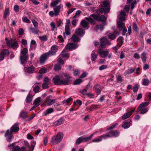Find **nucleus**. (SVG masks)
Wrapping results in <instances>:
<instances>
[{
    "label": "nucleus",
    "mask_w": 151,
    "mask_h": 151,
    "mask_svg": "<svg viewBox=\"0 0 151 151\" xmlns=\"http://www.w3.org/2000/svg\"><path fill=\"white\" fill-rule=\"evenodd\" d=\"M65 120L63 117H61L53 123V126H57L62 124L64 122Z\"/></svg>",
    "instance_id": "obj_21"
},
{
    "label": "nucleus",
    "mask_w": 151,
    "mask_h": 151,
    "mask_svg": "<svg viewBox=\"0 0 151 151\" xmlns=\"http://www.w3.org/2000/svg\"><path fill=\"white\" fill-rule=\"evenodd\" d=\"M110 9V6L109 5L108 2L107 1H103L102 4L100 9L96 10L95 11L98 13L100 12H101L102 13V12L106 13H108L109 12Z\"/></svg>",
    "instance_id": "obj_5"
},
{
    "label": "nucleus",
    "mask_w": 151,
    "mask_h": 151,
    "mask_svg": "<svg viewBox=\"0 0 151 151\" xmlns=\"http://www.w3.org/2000/svg\"><path fill=\"white\" fill-rule=\"evenodd\" d=\"M98 55L95 53V52L93 51L91 53V60L92 61H94L97 58Z\"/></svg>",
    "instance_id": "obj_33"
},
{
    "label": "nucleus",
    "mask_w": 151,
    "mask_h": 151,
    "mask_svg": "<svg viewBox=\"0 0 151 151\" xmlns=\"http://www.w3.org/2000/svg\"><path fill=\"white\" fill-rule=\"evenodd\" d=\"M61 68V66L60 65H56L54 66V69L55 70H60Z\"/></svg>",
    "instance_id": "obj_58"
},
{
    "label": "nucleus",
    "mask_w": 151,
    "mask_h": 151,
    "mask_svg": "<svg viewBox=\"0 0 151 151\" xmlns=\"http://www.w3.org/2000/svg\"><path fill=\"white\" fill-rule=\"evenodd\" d=\"M75 33L78 36L83 37L85 33V31L83 29L78 28L76 29Z\"/></svg>",
    "instance_id": "obj_18"
},
{
    "label": "nucleus",
    "mask_w": 151,
    "mask_h": 151,
    "mask_svg": "<svg viewBox=\"0 0 151 151\" xmlns=\"http://www.w3.org/2000/svg\"><path fill=\"white\" fill-rule=\"evenodd\" d=\"M57 62L59 65H63L64 63V61L61 58H59L57 60Z\"/></svg>",
    "instance_id": "obj_49"
},
{
    "label": "nucleus",
    "mask_w": 151,
    "mask_h": 151,
    "mask_svg": "<svg viewBox=\"0 0 151 151\" xmlns=\"http://www.w3.org/2000/svg\"><path fill=\"white\" fill-rule=\"evenodd\" d=\"M107 41V39L105 37L101 38L100 40V45L101 48H104L106 47Z\"/></svg>",
    "instance_id": "obj_20"
},
{
    "label": "nucleus",
    "mask_w": 151,
    "mask_h": 151,
    "mask_svg": "<svg viewBox=\"0 0 151 151\" xmlns=\"http://www.w3.org/2000/svg\"><path fill=\"white\" fill-rule=\"evenodd\" d=\"M117 26L119 31H122L123 29L125 27V24L121 21H119L117 22Z\"/></svg>",
    "instance_id": "obj_22"
},
{
    "label": "nucleus",
    "mask_w": 151,
    "mask_h": 151,
    "mask_svg": "<svg viewBox=\"0 0 151 151\" xmlns=\"http://www.w3.org/2000/svg\"><path fill=\"white\" fill-rule=\"evenodd\" d=\"M149 104V103L148 102H143L141 104L139 105L137 108V112L140 111L141 109L142 108H145V106H147Z\"/></svg>",
    "instance_id": "obj_28"
},
{
    "label": "nucleus",
    "mask_w": 151,
    "mask_h": 151,
    "mask_svg": "<svg viewBox=\"0 0 151 151\" xmlns=\"http://www.w3.org/2000/svg\"><path fill=\"white\" fill-rule=\"evenodd\" d=\"M63 136V135L62 132L58 133L56 136H54L52 138L50 141L51 143H59L62 140Z\"/></svg>",
    "instance_id": "obj_6"
},
{
    "label": "nucleus",
    "mask_w": 151,
    "mask_h": 151,
    "mask_svg": "<svg viewBox=\"0 0 151 151\" xmlns=\"http://www.w3.org/2000/svg\"><path fill=\"white\" fill-rule=\"evenodd\" d=\"M35 114H33L31 116L29 117L26 120V121L27 122H30V121L32 120L34 117L35 116Z\"/></svg>",
    "instance_id": "obj_63"
},
{
    "label": "nucleus",
    "mask_w": 151,
    "mask_h": 151,
    "mask_svg": "<svg viewBox=\"0 0 151 151\" xmlns=\"http://www.w3.org/2000/svg\"><path fill=\"white\" fill-rule=\"evenodd\" d=\"M47 72L46 69L45 68H41L39 71V72L41 74H43L46 73Z\"/></svg>",
    "instance_id": "obj_51"
},
{
    "label": "nucleus",
    "mask_w": 151,
    "mask_h": 151,
    "mask_svg": "<svg viewBox=\"0 0 151 151\" xmlns=\"http://www.w3.org/2000/svg\"><path fill=\"white\" fill-rule=\"evenodd\" d=\"M99 55L103 58L107 57L109 54V51L108 50H105L102 49H99L98 52Z\"/></svg>",
    "instance_id": "obj_13"
},
{
    "label": "nucleus",
    "mask_w": 151,
    "mask_h": 151,
    "mask_svg": "<svg viewBox=\"0 0 151 151\" xmlns=\"http://www.w3.org/2000/svg\"><path fill=\"white\" fill-rule=\"evenodd\" d=\"M24 69L26 73L32 74L35 71V68L32 65H31L28 67H25Z\"/></svg>",
    "instance_id": "obj_15"
},
{
    "label": "nucleus",
    "mask_w": 151,
    "mask_h": 151,
    "mask_svg": "<svg viewBox=\"0 0 151 151\" xmlns=\"http://www.w3.org/2000/svg\"><path fill=\"white\" fill-rule=\"evenodd\" d=\"M106 139L112 137H118L119 135V133L118 131H111L108 133L105 134Z\"/></svg>",
    "instance_id": "obj_10"
},
{
    "label": "nucleus",
    "mask_w": 151,
    "mask_h": 151,
    "mask_svg": "<svg viewBox=\"0 0 151 151\" xmlns=\"http://www.w3.org/2000/svg\"><path fill=\"white\" fill-rule=\"evenodd\" d=\"M52 97L51 96H48L46 97L44 102L45 105L50 106L55 102L56 100L54 99H51Z\"/></svg>",
    "instance_id": "obj_8"
},
{
    "label": "nucleus",
    "mask_w": 151,
    "mask_h": 151,
    "mask_svg": "<svg viewBox=\"0 0 151 151\" xmlns=\"http://www.w3.org/2000/svg\"><path fill=\"white\" fill-rule=\"evenodd\" d=\"M40 90V87L38 86H36L34 87L33 90L35 93L38 92Z\"/></svg>",
    "instance_id": "obj_57"
},
{
    "label": "nucleus",
    "mask_w": 151,
    "mask_h": 151,
    "mask_svg": "<svg viewBox=\"0 0 151 151\" xmlns=\"http://www.w3.org/2000/svg\"><path fill=\"white\" fill-rule=\"evenodd\" d=\"M58 48L59 47L57 45H52L51 47L50 50L41 55L40 58V63L42 65L43 64L49 57L55 55Z\"/></svg>",
    "instance_id": "obj_2"
},
{
    "label": "nucleus",
    "mask_w": 151,
    "mask_h": 151,
    "mask_svg": "<svg viewBox=\"0 0 151 151\" xmlns=\"http://www.w3.org/2000/svg\"><path fill=\"white\" fill-rule=\"evenodd\" d=\"M23 21L27 23H30L31 22L30 20L27 17H25L22 18Z\"/></svg>",
    "instance_id": "obj_55"
},
{
    "label": "nucleus",
    "mask_w": 151,
    "mask_h": 151,
    "mask_svg": "<svg viewBox=\"0 0 151 151\" xmlns=\"http://www.w3.org/2000/svg\"><path fill=\"white\" fill-rule=\"evenodd\" d=\"M131 124V123L129 122H127L124 123L122 125V127L124 129H127L129 128Z\"/></svg>",
    "instance_id": "obj_38"
},
{
    "label": "nucleus",
    "mask_w": 151,
    "mask_h": 151,
    "mask_svg": "<svg viewBox=\"0 0 151 151\" xmlns=\"http://www.w3.org/2000/svg\"><path fill=\"white\" fill-rule=\"evenodd\" d=\"M50 25L52 27L51 31H53L54 30L55 27V23L53 22H51L50 23Z\"/></svg>",
    "instance_id": "obj_61"
},
{
    "label": "nucleus",
    "mask_w": 151,
    "mask_h": 151,
    "mask_svg": "<svg viewBox=\"0 0 151 151\" xmlns=\"http://www.w3.org/2000/svg\"><path fill=\"white\" fill-rule=\"evenodd\" d=\"M102 139H106L105 134L102 135L100 136L98 138L94 139L92 140V142H99L101 141Z\"/></svg>",
    "instance_id": "obj_24"
},
{
    "label": "nucleus",
    "mask_w": 151,
    "mask_h": 151,
    "mask_svg": "<svg viewBox=\"0 0 151 151\" xmlns=\"http://www.w3.org/2000/svg\"><path fill=\"white\" fill-rule=\"evenodd\" d=\"M95 133H93L89 137H85L84 136H82V139L83 142H86L89 141L91 140L93 137V136L95 134Z\"/></svg>",
    "instance_id": "obj_27"
},
{
    "label": "nucleus",
    "mask_w": 151,
    "mask_h": 151,
    "mask_svg": "<svg viewBox=\"0 0 151 151\" xmlns=\"http://www.w3.org/2000/svg\"><path fill=\"white\" fill-rule=\"evenodd\" d=\"M78 47V45L77 43H70L66 45L65 48L68 50L71 51L76 49Z\"/></svg>",
    "instance_id": "obj_11"
},
{
    "label": "nucleus",
    "mask_w": 151,
    "mask_h": 151,
    "mask_svg": "<svg viewBox=\"0 0 151 151\" xmlns=\"http://www.w3.org/2000/svg\"><path fill=\"white\" fill-rule=\"evenodd\" d=\"M81 24L84 28L87 29L88 28V23L85 20H82L81 22Z\"/></svg>",
    "instance_id": "obj_29"
},
{
    "label": "nucleus",
    "mask_w": 151,
    "mask_h": 151,
    "mask_svg": "<svg viewBox=\"0 0 151 151\" xmlns=\"http://www.w3.org/2000/svg\"><path fill=\"white\" fill-rule=\"evenodd\" d=\"M150 81L147 78H144L142 80V83L144 86H147L150 84Z\"/></svg>",
    "instance_id": "obj_36"
},
{
    "label": "nucleus",
    "mask_w": 151,
    "mask_h": 151,
    "mask_svg": "<svg viewBox=\"0 0 151 151\" xmlns=\"http://www.w3.org/2000/svg\"><path fill=\"white\" fill-rule=\"evenodd\" d=\"M69 27L67 26L65 27V32H63V36L65 38H66V35H69L70 34V30L69 28Z\"/></svg>",
    "instance_id": "obj_25"
},
{
    "label": "nucleus",
    "mask_w": 151,
    "mask_h": 151,
    "mask_svg": "<svg viewBox=\"0 0 151 151\" xmlns=\"http://www.w3.org/2000/svg\"><path fill=\"white\" fill-rule=\"evenodd\" d=\"M62 56L63 58H65L68 59L69 57V54L65 50H63L61 53Z\"/></svg>",
    "instance_id": "obj_35"
},
{
    "label": "nucleus",
    "mask_w": 151,
    "mask_h": 151,
    "mask_svg": "<svg viewBox=\"0 0 151 151\" xmlns=\"http://www.w3.org/2000/svg\"><path fill=\"white\" fill-rule=\"evenodd\" d=\"M32 22L35 28H37L38 26V24L37 22L35 19L32 20Z\"/></svg>",
    "instance_id": "obj_53"
},
{
    "label": "nucleus",
    "mask_w": 151,
    "mask_h": 151,
    "mask_svg": "<svg viewBox=\"0 0 151 151\" xmlns=\"http://www.w3.org/2000/svg\"><path fill=\"white\" fill-rule=\"evenodd\" d=\"M139 87L137 85H134L133 87V91L134 92H137L138 90Z\"/></svg>",
    "instance_id": "obj_56"
},
{
    "label": "nucleus",
    "mask_w": 151,
    "mask_h": 151,
    "mask_svg": "<svg viewBox=\"0 0 151 151\" xmlns=\"http://www.w3.org/2000/svg\"><path fill=\"white\" fill-rule=\"evenodd\" d=\"M123 38L122 37H119L117 40V41L119 44L120 46H121L123 43Z\"/></svg>",
    "instance_id": "obj_40"
},
{
    "label": "nucleus",
    "mask_w": 151,
    "mask_h": 151,
    "mask_svg": "<svg viewBox=\"0 0 151 151\" xmlns=\"http://www.w3.org/2000/svg\"><path fill=\"white\" fill-rule=\"evenodd\" d=\"M28 113L24 111H21L19 114V116L23 119H25L27 117V115Z\"/></svg>",
    "instance_id": "obj_34"
},
{
    "label": "nucleus",
    "mask_w": 151,
    "mask_h": 151,
    "mask_svg": "<svg viewBox=\"0 0 151 151\" xmlns=\"http://www.w3.org/2000/svg\"><path fill=\"white\" fill-rule=\"evenodd\" d=\"M83 81L82 79L78 78L76 79L73 83V85H78L80 84Z\"/></svg>",
    "instance_id": "obj_46"
},
{
    "label": "nucleus",
    "mask_w": 151,
    "mask_h": 151,
    "mask_svg": "<svg viewBox=\"0 0 151 151\" xmlns=\"http://www.w3.org/2000/svg\"><path fill=\"white\" fill-rule=\"evenodd\" d=\"M61 0H52L50 4V6L53 8L54 12L52 11H50L49 13V15L51 17H52L55 15L57 16L59 15L60 12V9L63 8V6L60 4L58 5Z\"/></svg>",
    "instance_id": "obj_3"
},
{
    "label": "nucleus",
    "mask_w": 151,
    "mask_h": 151,
    "mask_svg": "<svg viewBox=\"0 0 151 151\" xmlns=\"http://www.w3.org/2000/svg\"><path fill=\"white\" fill-rule=\"evenodd\" d=\"M19 129L18 124L16 123L11 127L9 132L12 133L13 132H17L19 130Z\"/></svg>",
    "instance_id": "obj_17"
},
{
    "label": "nucleus",
    "mask_w": 151,
    "mask_h": 151,
    "mask_svg": "<svg viewBox=\"0 0 151 151\" xmlns=\"http://www.w3.org/2000/svg\"><path fill=\"white\" fill-rule=\"evenodd\" d=\"M71 78L72 77L69 74L64 73H63L60 76L58 75L55 76L53 78V81L55 85H67L71 81Z\"/></svg>",
    "instance_id": "obj_1"
},
{
    "label": "nucleus",
    "mask_w": 151,
    "mask_h": 151,
    "mask_svg": "<svg viewBox=\"0 0 151 151\" xmlns=\"http://www.w3.org/2000/svg\"><path fill=\"white\" fill-rule=\"evenodd\" d=\"M134 109H133L132 110H131L129 112L127 113L122 116V119L124 120L127 119L131 115V114H132V113L134 112Z\"/></svg>",
    "instance_id": "obj_23"
},
{
    "label": "nucleus",
    "mask_w": 151,
    "mask_h": 151,
    "mask_svg": "<svg viewBox=\"0 0 151 151\" xmlns=\"http://www.w3.org/2000/svg\"><path fill=\"white\" fill-rule=\"evenodd\" d=\"M135 70V68L133 69L132 68H130L128 70L126 71L125 73L126 75L132 74L134 72Z\"/></svg>",
    "instance_id": "obj_42"
},
{
    "label": "nucleus",
    "mask_w": 151,
    "mask_h": 151,
    "mask_svg": "<svg viewBox=\"0 0 151 151\" xmlns=\"http://www.w3.org/2000/svg\"><path fill=\"white\" fill-rule=\"evenodd\" d=\"M48 83H44L43 84H42V86L43 89H47L48 88Z\"/></svg>",
    "instance_id": "obj_60"
},
{
    "label": "nucleus",
    "mask_w": 151,
    "mask_h": 151,
    "mask_svg": "<svg viewBox=\"0 0 151 151\" xmlns=\"http://www.w3.org/2000/svg\"><path fill=\"white\" fill-rule=\"evenodd\" d=\"M15 143H13L12 144L9 145L8 146V147L9 148V149L10 150L12 151V149H13L14 148V146Z\"/></svg>",
    "instance_id": "obj_62"
},
{
    "label": "nucleus",
    "mask_w": 151,
    "mask_h": 151,
    "mask_svg": "<svg viewBox=\"0 0 151 151\" xmlns=\"http://www.w3.org/2000/svg\"><path fill=\"white\" fill-rule=\"evenodd\" d=\"M90 17H90H86V20L91 24H94V20Z\"/></svg>",
    "instance_id": "obj_45"
},
{
    "label": "nucleus",
    "mask_w": 151,
    "mask_h": 151,
    "mask_svg": "<svg viewBox=\"0 0 151 151\" xmlns=\"http://www.w3.org/2000/svg\"><path fill=\"white\" fill-rule=\"evenodd\" d=\"M29 58L28 55V50L27 49L24 48L23 50H21L20 52V62L22 64L24 63Z\"/></svg>",
    "instance_id": "obj_4"
},
{
    "label": "nucleus",
    "mask_w": 151,
    "mask_h": 151,
    "mask_svg": "<svg viewBox=\"0 0 151 151\" xmlns=\"http://www.w3.org/2000/svg\"><path fill=\"white\" fill-rule=\"evenodd\" d=\"M39 38L42 42H45L48 40V37L46 35L40 36Z\"/></svg>",
    "instance_id": "obj_43"
},
{
    "label": "nucleus",
    "mask_w": 151,
    "mask_h": 151,
    "mask_svg": "<svg viewBox=\"0 0 151 151\" xmlns=\"http://www.w3.org/2000/svg\"><path fill=\"white\" fill-rule=\"evenodd\" d=\"M54 111L53 109L52 108H48L43 113V115L46 116L47 115L51 114Z\"/></svg>",
    "instance_id": "obj_26"
},
{
    "label": "nucleus",
    "mask_w": 151,
    "mask_h": 151,
    "mask_svg": "<svg viewBox=\"0 0 151 151\" xmlns=\"http://www.w3.org/2000/svg\"><path fill=\"white\" fill-rule=\"evenodd\" d=\"M9 54V50L7 49H3L0 53V61L4 60L5 56H7Z\"/></svg>",
    "instance_id": "obj_12"
},
{
    "label": "nucleus",
    "mask_w": 151,
    "mask_h": 151,
    "mask_svg": "<svg viewBox=\"0 0 151 151\" xmlns=\"http://www.w3.org/2000/svg\"><path fill=\"white\" fill-rule=\"evenodd\" d=\"M72 98L71 97H70L66 100H64L62 101V103L64 105H68L70 101H72Z\"/></svg>",
    "instance_id": "obj_39"
},
{
    "label": "nucleus",
    "mask_w": 151,
    "mask_h": 151,
    "mask_svg": "<svg viewBox=\"0 0 151 151\" xmlns=\"http://www.w3.org/2000/svg\"><path fill=\"white\" fill-rule=\"evenodd\" d=\"M132 27L133 30L136 32H137L138 29V27L135 22L133 23Z\"/></svg>",
    "instance_id": "obj_47"
},
{
    "label": "nucleus",
    "mask_w": 151,
    "mask_h": 151,
    "mask_svg": "<svg viewBox=\"0 0 151 151\" xmlns=\"http://www.w3.org/2000/svg\"><path fill=\"white\" fill-rule=\"evenodd\" d=\"M90 17H93L95 20L98 21H105L106 19V17L103 15H100L99 14H91Z\"/></svg>",
    "instance_id": "obj_7"
},
{
    "label": "nucleus",
    "mask_w": 151,
    "mask_h": 151,
    "mask_svg": "<svg viewBox=\"0 0 151 151\" xmlns=\"http://www.w3.org/2000/svg\"><path fill=\"white\" fill-rule=\"evenodd\" d=\"M72 41L73 43L75 42H78L80 41L79 37L75 34H74L71 38Z\"/></svg>",
    "instance_id": "obj_30"
},
{
    "label": "nucleus",
    "mask_w": 151,
    "mask_h": 151,
    "mask_svg": "<svg viewBox=\"0 0 151 151\" xmlns=\"http://www.w3.org/2000/svg\"><path fill=\"white\" fill-rule=\"evenodd\" d=\"M32 97L29 94L27 96L26 99V101L27 103H29L32 101Z\"/></svg>",
    "instance_id": "obj_48"
},
{
    "label": "nucleus",
    "mask_w": 151,
    "mask_h": 151,
    "mask_svg": "<svg viewBox=\"0 0 151 151\" xmlns=\"http://www.w3.org/2000/svg\"><path fill=\"white\" fill-rule=\"evenodd\" d=\"M147 55L145 51H144L141 54V58L143 63H145L146 62Z\"/></svg>",
    "instance_id": "obj_31"
},
{
    "label": "nucleus",
    "mask_w": 151,
    "mask_h": 151,
    "mask_svg": "<svg viewBox=\"0 0 151 151\" xmlns=\"http://www.w3.org/2000/svg\"><path fill=\"white\" fill-rule=\"evenodd\" d=\"M100 29L101 31H103L104 29V26L102 24L97 25L96 26V27L95 29V30L96 32H98V30Z\"/></svg>",
    "instance_id": "obj_32"
},
{
    "label": "nucleus",
    "mask_w": 151,
    "mask_h": 151,
    "mask_svg": "<svg viewBox=\"0 0 151 151\" xmlns=\"http://www.w3.org/2000/svg\"><path fill=\"white\" fill-rule=\"evenodd\" d=\"M149 110L148 108H142L141 109L140 114H144L147 112Z\"/></svg>",
    "instance_id": "obj_44"
},
{
    "label": "nucleus",
    "mask_w": 151,
    "mask_h": 151,
    "mask_svg": "<svg viewBox=\"0 0 151 151\" xmlns=\"http://www.w3.org/2000/svg\"><path fill=\"white\" fill-rule=\"evenodd\" d=\"M73 73L74 76H78L80 74V70L78 69H75L73 70Z\"/></svg>",
    "instance_id": "obj_52"
},
{
    "label": "nucleus",
    "mask_w": 151,
    "mask_h": 151,
    "mask_svg": "<svg viewBox=\"0 0 151 151\" xmlns=\"http://www.w3.org/2000/svg\"><path fill=\"white\" fill-rule=\"evenodd\" d=\"M41 98L40 97H38L35 99L34 101L33 104L37 107L39 106L41 101Z\"/></svg>",
    "instance_id": "obj_37"
},
{
    "label": "nucleus",
    "mask_w": 151,
    "mask_h": 151,
    "mask_svg": "<svg viewBox=\"0 0 151 151\" xmlns=\"http://www.w3.org/2000/svg\"><path fill=\"white\" fill-rule=\"evenodd\" d=\"M106 34L107 35L108 38L111 40L115 39L119 35V32L116 31L112 33L107 32Z\"/></svg>",
    "instance_id": "obj_14"
},
{
    "label": "nucleus",
    "mask_w": 151,
    "mask_h": 151,
    "mask_svg": "<svg viewBox=\"0 0 151 151\" xmlns=\"http://www.w3.org/2000/svg\"><path fill=\"white\" fill-rule=\"evenodd\" d=\"M35 28H31L30 29L32 31V33L37 34H38V31L37 29Z\"/></svg>",
    "instance_id": "obj_59"
},
{
    "label": "nucleus",
    "mask_w": 151,
    "mask_h": 151,
    "mask_svg": "<svg viewBox=\"0 0 151 151\" xmlns=\"http://www.w3.org/2000/svg\"><path fill=\"white\" fill-rule=\"evenodd\" d=\"M82 138V136L79 137L76 141V143L79 144L81 142H83V140Z\"/></svg>",
    "instance_id": "obj_54"
},
{
    "label": "nucleus",
    "mask_w": 151,
    "mask_h": 151,
    "mask_svg": "<svg viewBox=\"0 0 151 151\" xmlns=\"http://www.w3.org/2000/svg\"><path fill=\"white\" fill-rule=\"evenodd\" d=\"M9 9L6 8L5 9L4 14V19H6V17L9 15Z\"/></svg>",
    "instance_id": "obj_41"
},
{
    "label": "nucleus",
    "mask_w": 151,
    "mask_h": 151,
    "mask_svg": "<svg viewBox=\"0 0 151 151\" xmlns=\"http://www.w3.org/2000/svg\"><path fill=\"white\" fill-rule=\"evenodd\" d=\"M5 136L7 137L6 138L7 141L8 142H10L11 141L12 138L13 137L12 133L10 132L9 130L8 129L5 134Z\"/></svg>",
    "instance_id": "obj_19"
},
{
    "label": "nucleus",
    "mask_w": 151,
    "mask_h": 151,
    "mask_svg": "<svg viewBox=\"0 0 151 151\" xmlns=\"http://www.w3.org/2000/svg\"><path fill=\"white\" fill-rule=\"evenodd\" d=\"M20 149V147L18 146H14V149H12V151H17Z\"/></svg>",
    "instance_id": "obj_64"
},
{
    "label": "nucleus",
    "mask_w": 151,
    "mask_h": 151,
    "mask_svg": "<svg viewBox=\"0 0 151 151\" xmlns=\"http://www.w3.org/2000/svg\"><path fill=\"white\" fill-rule=\"evenodd\" d=\"M6 44L9 46L11 47L13 49L17 48L19 45L17 41L14 40H10L6 42Z\"/></svg>",
    "instance_id": "obj_9"
},
{
    "label": "nucleus",
    "mask_w": 151,
    "mask_h": 151,
    "mask_svg": "<svg viewBox=\"0 0 151 151\" xmlns=\"http://www.w3.org/2000/svg\"><path fill=\"white\" fill-rule=\"evenodd\" d=\"M93 88L97 95H98L100 94L101 90V87L100 84L98 83L96 84L94 86Z\"/></svg>",
    "instance_id": "obj_16"
},
{
    "label": "nucleus",
    "mask_w": 151,
    "mask_h": 151,
    "mask_svg": "<svg viewBox=\"0 0 151 151\" xmlns=\"http://www.w3.org/2000/svg\"><path fill=\"white\" fill-rule=\"evenodd\" d=\"M137 2L139 1V0H137ZM137 4V1L136 0H134L131 5V9L133 10L135 6V4Z\"/></svg>",
    "instance_id": "obj_50"
}]
</instances>
